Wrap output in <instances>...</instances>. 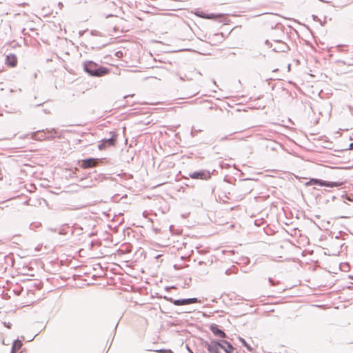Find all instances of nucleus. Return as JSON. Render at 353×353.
<instances>
[{
  "instance_id": "f257e3e1",
  "label": "nucleus",
  "mask_w": 353,
  "mask_h": 353,
  "mask_svg": "<svg viewBox=\"0 0 353 353\" xmlns=\"http://www.w3.org/2000/svg\"><path fill=\"white\" fill-rule=\"evenodd\" d=\"M83 65L84 71L92 77H101L109 72L108 68L100 66L92 61H85Z\"/></svg>"
},
{
  "instance_id": "f03ea898",
  "label": "nucleus",
  "mask_w": 353,
  "mask_h": 353,
  "mask_svg": "<svg viewBox=\"0 0 353 353\" xmlns=\"http://www.w3.org/2000/svg\"><path fill=\"white\" fill-rule=\"evenodd\" d=\"M274 44L270 42L269 40H266L265 41V45L268 46L272 48L273 51L280 52H287L290 50L289 46L283 41L281 40H274Z\"/></svg>"
},
{
  "instance_id": "7ed1b4c3",
  "label": "nucleus",
  "mask_w": 353,
  "mask_h": 353,
  "mask_svg": "<svg viewBox=\"0 0 353 353\" xmlns=\"http://www.w3.org/2000/svg\"><path fill=\"white\" fill-rule=\"evenodd\" d=\"M305 185H319V186H326L328 188H336V187L340 186L341 185V183H339V182L326 181H323V180L318 179H310V180L309 181H307L305 183Z\"/></svg>"
},
{
  "instance_id": "20e7f679",
  "label": "nucleus",
  "mask_w": 353,
  "mask_h": 353,
  "mask_svg": "<svg viewBox=\"0 0 353 353\" xmlns=\"http://www.w3.org/2000/svg\"><path fill=\"white\" fill-rule=\"evenodd\" d=\"M168 301H170L174 303L175 305H184L192 304L194 303H198L199 300L197 298H189V299H176L173 300L172 298H166Z\"/></svg>"
},
{
  "instance_id": "39448f33",
  "label": "nucleus",
  "mask_w": 353,
  "mask_h": 353,
  "mask_svg": "<svg viewBox=\"0 0 353 353\" xmlns=\"http://www.w3.org/2000/svg\"><path fill=\"white\" fill-rule=\"evenodd\" d=\"M211 174L207 170H199L189 174V176L193 179H203L206 180L210 178Z\"/></svg>"
},
{
  "instance_id": "423d86ee",
  "label": "nucleus",
  "mask_w": 353,
  "mask_h": 353,
  "mask_svg": "<svg viewBox=\"0 0 353 353\" xmlns=\"http://www.w3.org/2000/svg\"><path fill=\"white\" fill-rule=\"evenodd\" d=\"M117 140V135L113 134L111 137L104 139L101 141V143L98 145L99 150H103L108 146H112L115 145Z\"/></svg>"
},
{
  "instance_id": "0eeeda50",
  "label": "nucleus",
  "mask_w": 353,
  "mask_h": 353,
  "mask_svg": "<svg viewBox=\"0 0 353 353\" xmlns=\"http://www.w3.org/2000/svg\"><path fill=\"white\" fill-rule=\"evenodd\" d=\"M205 346L210 353H219L221 341H212L210 343L205 342Z\"/></svg>"
},
{
  "instance_id": "6e6552de",
  "label": "nucleus",
  "mask_w": 353,
  "mask_h": 353,
  "mask_svg": "<svg viewBox=\"0 0 353 353\" xmlns=\"http://www.w3.org/2000/svg\"><path fill=\"white\" fill-rule=\"evenodd\" d=\"M101 160L99 159L89 158L82 161L81 166L83 168H90L97 165Z\"/></svg>"
},
{
  "instance_id": "1a4fd4ad",
  "label": "nucleus",
  "mask_w": 353,
  "mask_h": 353,
  "mask_svg": "<svg viewBox=\"0 0 353 353\" xmlns=\"http://www.w3.org/2000/svg\"><path fill=\"white\" fill-rule=\"evenodd\" d=\"M210 330L216 336H219L221 338L226 337V334L222 330L219 329V326L216 324L210 325Z\"/></svg>"
},
{
  "instance_id": "9d476101",
  "label": "nucleus",
  "mask_w": 353,
  "mask_h": 353,
  "mask_svg": "<svg viewBox=\"0 0 353 353\" xmlns=\"http://www.w3.org/2000/svg\"><path fill=\"white\" fill-rule=\"evenodd\" d=\"M220 348L223 349L226 353H232L234 350L231 343L227 341H221Z\"/></svg>"
},
{
  "instance_id": "9b49d317",
  "label": "nucleus",
  "mask_w": 353,
  "mask_h": 353,
  "mask_svg": "<svg viewBox=\"0 0 353 353\" xmlns=\"http://www.w3.org/2000/svg\"><path fill=\"white\" fill-rule=\"evenodd\" d=\"M6 63L12 67H14L17 63V59L14 54H9L6 57Z\"/></svg>"
},
{
  "instance_id": "f8f14e48",
  "label": "nucleus",
  "mask_w": 353,
  "mask_h": 353,
  "mask_svg": "<svg viewBox=\"0 0 353 353\" xmlns=\"http://www.w3.org/2000/svg\"><path fill=\"white\" fill-rule=\"evenodd\" d=\"M22 342L21 341L17 339L13 342L12 346V350L11 353H15L17 351H18L22 346Z\"/></svg>"
},
{
  "instance_id": "ddd939ff",
  "label": "nucleus",
  "mask_w": 353,
  "mask_h": 353,
  "mask_svg": "<svg viewBox=\"0 0 353 353\" xmlns=\"http://www.w3.org/2000/svg\"><path fill=\"white\" fill-rule=\"evenodd\" d=\"M221 14H213V13H211V14H206V18L207 19H215L218 17H221Z\"/></svg>"
},
{
  "instance_id": "4468645a",
  "label": "nucleus",
  "mask_w": 353,
  "mask_h": 353,
  "mask_svg": "<svg viewBox=\"0 0 353 353\" xmlns=\"http://www.w3.org/2000/svg\"><path fill=\"white\" fill-rule=\"evenodd\" d=\"M199 132H202L201 129H196L194 127H192L190 134L192 137L196 136V133Z\"/></svg>"
},
{
  "instance_id": "2eb2a0df",
  "label": "nucleus",
  "mask_w": 353,
  "mask_h": 353,
  "mask_svg": "<svg viewBox=\"0 0 353 353\" xmlns=\"http://www.w3.org/2000/svg\"><path fill=\"white\" fill-rule=\"evenodd\" d=\"M195 14L197 16V17H199L201 18H203V19H205L206 18V14L205 12H202V11H196L195 12Z\"/></svg>"
},
{
  "instance_id": "dca6fc26",
  "label": "nucleus",
  "mask_w": 353,
  "mask_h": 353,
  "mask_svg": "<svg viewBox=\"0 0 353 353\" xmlns=\"http://www.w3.org/2000/svg\"><path fill=\"white\" fill-rule=\"evenodd\" d=\"M240 341H241V343H243V345L244 346H245L247 347V349L249 350V351H252V347L247 344L246 341H245V339H243V338H240Z\"/></svg>"
},
{
  "instance_id": "f3484780",
  "label": "nucleus",
  "mask_w": 353,
  "mask_h": 353,
  "mask_svg": "<svg viewBox=\"0 0 353 353\" xmlns=\"http://www.w3.org/2000/svg\"><path fill=\"white\" fill-rule=\"evenodd\" d=\"M157 352H160V353H173L171 350H164V349H161V350H157Z\"/></svg>"
},
{
  "instance_id": "a211bd4d",
  "label": "nucleus",
  "mask_w": 353,
  "mask_h": 353,
  "mask_svg": "<svg viewBox=\"0 0 353 353\" xmlns=\"http://www.w3.org/2000/svg\"><path fill=\"white\" fill-rule=\"evenodd\" d=\"M4 325H5L8 328H10V327H11V325H12L10 323H4Z\"/></svg>"
},
{
  "instance_id": "6ab92c4d",
  "label": "nucleus",
  "mask_w": 353,
  "mask_h": 353,
  "mask_svg": "<svg viewBox=\"0 0 353 353\" xmlns=\"http://www.w3.org/2000/svg\"><path fill=\"white\" fill-rule=\"evenodd\" d=\"M228 139V138H227V137H226V136H225V137H221V138H220V141H223V140H225V139Z\"/></svg>"
},
{
  "instance_id": "aec40b11",
  "label": "nucleus",
  "mask_w": 353,
  "mask_h": 353,
  "mask_svg": "<svg viewBox=\"0 0 353 353\" xmlns=\"http://www.w3.org/2000/svg\"><path fill=\"white\" fill-rule=\"evenodd\" d=\"M350 149L353 150V142L350 144Z\"/></svg>"
},
{
  "instance_id": "412c9836",
  "label": "nucleus",
  "mask_w": 353,
  "mask_h": 353,
  "mask_svg": "<svg viewBox=\"0 0 353 353\" xmlns=\"http://www.w3.org/2000/svg\"><path fill=\"white\" fill-rule=\"evenodd\" d=\"M44 137H45V135L41 134V137H39V139H43V138H44Z\"/></svg>"
},
{
  "instance_id": "4be33fe9",
  "label": "nucleus",
  "mask_w": 353,
  "mask_h": 353,
  "mask_svg": "<svg viewBox=\"0 0 353 353\" xmlns=\"http://www.w3.org/2000/svg\"><path fill=\"white\" fill-rule=\"evenodd\" d=\"M337 48H342V46L339 45V46H337Z\"/></svg>"
},
{
  "instance_id": "5701e85b",
  "label": "nucleus",
  "mask_w": 353,
  "mask_h": 353,
  "mask_svg": "<svg viewBox=\"0 0 353 353\" xmlns=\"http://www.w3.org/2000/svg\"><path fill=\"white\" fill-rule=\"evenodd\" d=\"M59 6H63L62 3H59Z\"/></svg>"
},
{
  "instance_id": "b1692460",
  "label": "nucleus",
  "mask_w": 353,
  "mask_h": 353,
  "mask_svg": "<svg viewBox=\"0 0 353 353\" xmlns=\"http://www.w3.org/2000/svg\"><path fill=\"white\" fill-rule=\"evenodd\" d=\"M235 132H232V133H230V135H232L233 134H234Z\"/></svg>"
},
{
  "instance_id": "393cba45",
  "label": "nucleus",
  "mask_w": 353,
  "mask_h": 353,
  "mask_svg": "<svg viewBox=\"0 0 353 353\" xmlns=\"http://www.w3.org/2000/svg\"><path fill=\"white\" fill-rule=\"evenodd\" d=\"M190 353H193V352H190Z\"/></svg>"
}]
</instances>
